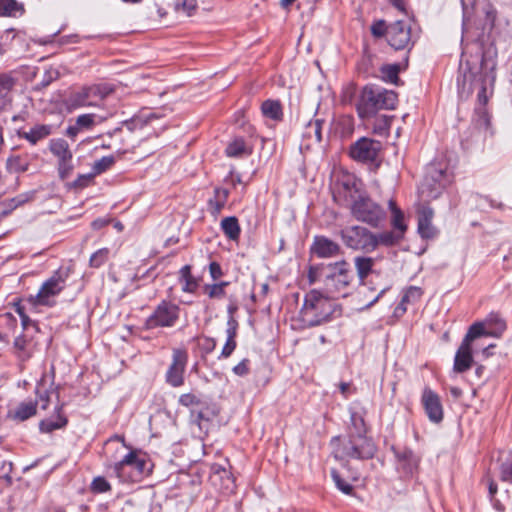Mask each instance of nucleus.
I'll return each instance as SVG.
<instances>
[{
	"instance_id": "nucleus-1",
	"label": "nucleus",
	"mask_w": 512,
	"mask_h": 512,
	"mask_svg": "<svg viewBox=\"0 0 512 512\" xmlns=\"http://www.w3.org/2000/svg\"><path fill=\"white\" fill-rule=\"evenodd\" d=\"M493 68L494 63H488L484 59L481 60L480 66H478L477 61L473 64L470 61L461 62L457 76V85L461 96H469L473 91L477 90L480 106L475 109L477 114L475 122L479 129L484 130H487L490 126V117L484 106L488 102V85L491 86L495 78Z\"/></svg>"
},
{
	"instance_id": "nucleus-2",
	"label": "nucleus",
	"mask_w": 512,
	"mask_h": 512,
	"mask_svg": "<svg viewBox=\"0 0 512 512\" xmlns=\"http://www.w3.org/2000/svg\"><path fill=\"white\" fill-rule=\"evenodd\" d=\"M334 199L348 208L355 220L371 227H378L386 217L385 210L370 198L361 182L353 177H346L338 183Z\"/></svg>"
},
{
	"instance_id": "nucleus-3",
	"label": "nucleus",
	"mask_w": 512,
	"mask_h": 512,
	"mask_svg": "<svg viewBox=\"0 0 512 512\" xmlns=\"http://www.w3.org/2000/svg\"><path fill=\"white\" fill-rule=\"evenodd\" d=\"M397 101L395 92L374 85H366L359 94L356 110L361 119H368L375 116L379 110L395 109Z\"/></svg>"
},
{
	"instance_id": "nucleus-4",
	"label": "nucleus",
	"mask_w": 512,
	"mask_h": 512,
	"mask_svg": "<svg viewBox=\"0 0 512 512\" xmlns=\"http://www.w3.org/2000/svg\"><path fill=\"white\" fill-rule=\"evenodd\" d=\"M335 304L322 293L312 290L306 295L303 307L301 309V317L308 327L321 325L330 320L334 313Z\"/></svg>"
},
{
	"instance_id": "nucleus-5",
	"label": "nucleus",
	"mask_w": 512,
	"mask_h": 512,
	"mask_svg": "<svg viewBox=\"0 0 512 512\" xmlns=\"http://www.w3.org/2000/svg\"><path fill=\"white\" fill-rule=\"evenodd\" d=\"M376 453V446L371 438L364 434L350 432L347 440H344L335 450L337 459H371Z\"/></svg>"
},
{
	"instance_id": "nucleus-6",
	"label": "nucleus",
	"mask_w": 512,
	"mask_h": 512,
	"mask_svg": "<svg viewBox=\"0 0 512 512\" xmlns=\"http://www.w3.org/2000/svg\"><path fill=\"white\" fill-rule=\"evenodd\" d=\"M323 283L328 293L344 292L352 283L354 276L346 260L330 263L322 268Z\"/></svg>"
},
{
	"instance_id": "nucleus-7",
	"label": "nucleus",
	"mask_w": 512,
	"mask_h": 512,
	"mask_svg": "<svg viewBox=\"0 0 512 512\" xmlns=\"http://www.w3.org/2000/svg\"><path fill=\"white\" fill-rule=\"evenodd\" d=\"M451 182V176L446 167L438 163L428 165L425 177L419 187V193L424 200L437 199Z\"/></svg>"
},
{
	"instance_id": "nucleus-8",
	"label": "nucleus",
	"mask_w": 512,
	"mask_h": 512,
	"mask_svg": "<svg viewBox=\"0 0 512 512\" xmlns=\"http://www.w3.org/2000/svg\"><path fill=\"white\" fill-rule=\"evenodd\" d=\"M71 274L70 267H60L40 287L33 299L35 305L52 306L55 304L54 297L66 287V282Z\"/></svg>"
},
{
	"instance_id": "nucleus-9",
	"label": "nucleus",
	"mask_w": 512,
	"mask_h": 512,
	"mask_svg": "<svg viewBox=\"0 0 512 512\" xmlns=\"http://www.w3.org/2000/svg\"><path fill=\"white\" fill-rule=\"evenodd\" d=\"M339 236L344 245L355 251L370 253L375 250V233L366 227L353 225L339 231Z\"/></svg>"
},
{
	"instance_id": "nucleus-10",
	"label": "nucleus",
	"mask_w": 512,
	"mask_h": 512,
	"mask_svg": "<svg viewBox=\"0 0 512 512\" xmlns=\"http://www.w3.org/2000/svg\"><path fill=\"white\" fill-rule=\"evenodd\" d=\"M180 317V307L167 300L161 301L145 321L148 330L175 326Z\"/></svg>"
},
{
	"instance_id": "nucleus-11",
	"label": "nucleus",
	"mask_w": 512,
	"mask_h": 512,
	"mask_svg": "<svg viewBox=\"0 0 512 512\" xmlns=\"http://www.w3.org/2000/svg\"><path fill=\"white\" fill-rule=\"evenodd\" d=\"M382 143L378 140L362 137L352 143L349 148L350 157L361 163H376L380 165L379 156L382 151Z\"/></svg>"
},
{
	"instance_id": "nucleus-12",
	"label": "nucleus",
	"mask_w": 512,
	"mask_h": 512,
	"mask_svg": "<svg viewBox=\"0 0 512 512\" xmlns=\"http://www.w3.org/2000/svg\"><path fill=\"white\" fill-rule=\"evenodd\" d=\"M187 359L188 355L185 350L175 349L173 351L172 363L166 372V382L172 387L183 385Z\"/></svg>"
},
{
	"instance_id": "nucleus-13",
	"label": "nucleus",
	"mask_w": 512,
	"mask_h": 512,
	"mask_svg": "<svg viewBox=\"0 0 512 512\" xmlns=\"http://www.w3.org/2000/svg\"><path fill=\"white\" fill-rule=\"evenodd\" d=\"M387 41L395 50L405 49L411 41V28L401 20L387 28Z\"/></svg>"
},
{
	"instance_id": "nucleus-14",
	"label": "nucleus",
	"mask_w": 512,
	"mask_h": 512,
	"mask_svg": "<svg viewBox=\"0 0 512 512\" xmlns=\"http://www.w3.org/2000/svg\"><path fill=\"white\" fill-rule=\"evenodd\" d=\"M421 403L431 422L438 424L443 420V407L437 393L426 387L422 393Z\"/></svg>"
},
{
	"instance_id": "nucleus-15",
	"label": "nucleus",
	"mask_w": 512,
	"mask_h": 512,
	"mask_svg": "<svg viewBox=\"0 0 512 512\" xmlns=\"http://www.w3.org/2000/svg\"><path fill=\"white\" fill-rule=\"evenodd\" d=\"M311 251L319 258H332L342 253L338 243L325 236H316Z\"/></svg>"
},
{
	"instance_id": "nucleus-16",
	"label": "nucleus",
	"mask_w": 512,
	"mask_h": 512,
	"mask_svg": "<svg viewBox=\"0 0 512 512\" xmlns=\"http://www.w3.org/2000/svg\"><path fill=\"white\" fill-rule=\"evenodd\" d=\"M17 84V78L11 73L0 74V111H5L12 106L13 90Z\"/></svg>"
},
{
	"instance_id": "nucleus-17",
	"label": "nucleus",
	"mask_w": 512,
	"mask_h": 512,
	"mask_svg": "<svg viewBox=\"0 0 512 512\" xmlns=\"http://www.w3.org/2000/svg\"><path fill=\"white\" fill-rule=\"evenodd\" d=\"M397 467L406 475H412L419 465L420 458L409 448L395 450Z\"/></svg>"
},
{
	"instance_id": "nucleus-18",
	"label": "nucleus",
	"mask_w": 512,
	"mask_h": 512,
	"mask_svg": "<svg viewBox=\"0 0 512 512\" xmlns=\"http://www.w3.org/2000/svg\"><path fill=\"white\" fill-rule=\"evenodd\" d=\"M353 262L359 283L364 285L368 276L376 272L377 258L361 255L354 257Z\"/></svg>"
},
{
	"instance_id": "nucleus-19",
	"label": "nucleus",
	"mask_w": 512,
	"mask_h": 512,
	"mask_svg": "<svg viewBox=\"0 0 512 512\" xmlns=\"http://www.w3.org/2000/svg\"><path fill=\"white\" fill-rule=\"evenodd\" d=\"M433 216L434 212L428 205H422L418 209V232L423 238H432L435 235Z\"/></svg>"
},
{
	"instance_id": "nucleus-20",
	"label": "nucleus",
	"mask_w": 512,
	"mask_h": 512,
	"mask_svg": "<svg viewBox=\"0 0 512 512\" xmlns=\"http://www.w3.org/2000/svg\"><path fill=\"white\" fill-rule=\"evenodd\" d=\"M473 363L472 347L464 342L456 351L453 369L457 373H464L469 370Z\"/></svg>"
},
{
	"instance_id": "nucleus-21",
	"label": "nucleus",
	"mask_w": 512,
	"mask_h": 512,
	"mask_svg": "<svg viewBox=\"0 0 512 512\" xmlns=\"http://www.w3.org/2000/svg\"><path fill=\"white\" fill-rule=\"evenodd\" d=\"M53 127L49 124H36L29 131L17 132L18 136L27 140L31 145H36L39 141L47 138L52 134Z\"/></svg>"
},
{
	"instance_id": "nucleus-22",
	"label": "nucleus",
	"mask_w": 512,
	"mask_h": 512,
	"mask_svg": "<svg viewBox=\"0 0 512 512\" xmlns=\"http://www.w3.org/2000/svg\"><path fill=\"white\" fill-rule=\"evenodd\" d=\"M100 92L99 88H90V86L83 87L81 90L73 92L69 97V105L71 108H80L92 106L93 103L89 100L92 95Z\"/></svg>"
},
{
	"instance_id": "nucleus-23",
	"label": "nucleus",
	"mask_w": 512,
	"mask_h": 512,
	"mask_svg": "<svg viewBox=\"0 0 512 512\" xmlns=\"http://www.w3.org/2000/svg\"><path fill=\"white\" fill-rule=\"evenodd\" d=\"M30 166L27 154H10L5 162V169L10 174H20L28 171Z\"/></svg>"
},
{
	"instance_id": "nucleus-24",
	"label": "nucleus",
	"mask_w": 512,
	"mask_h": 512,
	"mask_svg": "<svg viewBox=\"0 0 512 512\" xmlns=\"http://www.w3.org/2000/svg\"><path fill=\"white\" fill-rule=\"evenodd\" d=\"M96 115L95 114H82L79 115L75 123L70 125L66 130V135L70 138H75L78 133L84 130H90L96 124L95 122Z\"/></svg>"
},
{
	"instance_id": "nucleus-25",
	"label": "nucleus",
	"mask_w": 512,
	"mask_h": 512,
	"mask_svg": "<svg viewBox=\"0 0 512 512\" xmlns=\"http://www.w3.org/2000/svg\"><path fill=\"white\" fill-rule=\"evenodd\" d=\"M62 405L56 407V415L50 418L41 420L39 423V430L42 433H51L54 430L61 429L67 425V418L61 413Z\"/></svg>"
},
{
	"instance_id": "nucleus-26",
	"label": "nucleus",
	"mask_w": 512,
	"mask_h": 512,
	"mask_svg": "<svg viewBox=\"0 0 512 512\" xmlns=\"http://www.w3.org/2000/svg\"><path fill=\"white\" fill-rule=\"evenodd\" d=\"M37 412V401L21 402L14 410H10L8 417L23 422L33 417Z\"/></svg>"
},
{
	"instance_id": "nucleus-27",
	"label": "nucleus",
	"mask_w": 512,
	"mask_h": 512,
	"mask_svg": "<svg viewBox=\"0 0 512 512\" xmlns=\"http://www.w3.org/2000/svg\"><path fill=\"white\" fill-rule=\"evenodd\" d=\"M49 148L51 153L57 157L58 163L73 158L69 145L64 139H52Z\"/></svg>"
},
{
	"instance_id": "nucleus-28",
	"label": "nucleus",
	"mask_w": 512,
	"mask_h": 512,
	"mask_svg": "<svg viewBox=\"0 0 512 512\" xmlns=\"http://www.w3.org/2000/svg\"><path fill=\"white\" fill-rule=\"evenodd\" d=\"M24 12L23 3L16 0H0V17H20Z\"/></svg>"
},
{
	"instance_id": "nucleus-29",
	"label": "nucleus",
	"mask_w": 512,
	"mask_h": 512,
	"mask_svg": "<svg viewBox=\"0 0 512 512\" xmlns=\"http://www.w3.org/2000/svg\"><path fill=\"white\" fill-rule=\"evenodd\" d=\"M263 116L274 121H281L283 118V111L280 101L266 100L261 105Z\"/></svg>"
},
{
	"instance_id": "nucleus-30",
	"label": "nucleus",
	"mask_w": 512,
	"mask_h": 512,
	"mask_svg": "<svg viewBox=\"0 0 512 512\" xmlns=\"http://www.w3.org/2000/svg\"><path fill=\"white\" fill-rule=\"evenodd\" d=\"M403 237L404 236L402 235V233L397 232V231H384V232L375 234V240H376L375 250L380 245L387 246V247L394 246V245L398 244L403 239Z\"/></svg>"
},
{
	"instance_id": "nucleus-31",
	"label": "nucleus",
	"mask_w": 512,
	"mask_h": 512,
	"mask_svg": "<svg viewBox=\"0 0 512 512\" xmlns=\"http://www.w3.org/2000/svg\"><path fill=\"white\" fill-rule=\"evenodd\" d=\"M251 153V148L246 145L243 138H236L226 147V154L229 157L239 158L245 155H250Z\"/></svg>"
},
{
	"instance_id": "nucleus-32",
	"label": "nucleus",
	"mask_w": 512,
	"mask_h": 512,
	"mask_svg": "<svg viewBox=\"0 0 512 512\" xmlns=\"http://www.w3.org/2000/svg\"><path fill=\"white\" fill-rule=\"evenodd\" d=\"M324 121L321 119H315L310 121L305 128L303 137L317 144L322 140V125Z\"/></svg>"
},
{
	"instance_id": "nucleus-33",
	"label": "nucleus",
	"mask_w": 512,
	"mask_h": 512,
	"mask_svg": "<svg viewBox=\"0 0 512 512\" xmlns=\"http://www.w3.org/2000/svg\"><path fill=\"white\" fill-rule=\"evenodd\" d=\"M221 229L230 240H237L240 236L238 219L234 216L223 218L221 221Z\"/></svg>"
},
{
	"instance_id": "nucleus-34",
	"label": "nucleus",
	"mask_w": 512,
	"mask_h": 512,
	"mask_svg": "<svg viewBox=\"0 0 512 512\" xmlns=\"http://www.w3.org/2000/svg\"><path fill=\"white\" fill-rule=\"evenodd\" d=\"M484 335L497 336L496 333L486 331L483 323L476 322L470 326L462 342L471 345L476 338Z\"/></svg>"
},
{
	"instance_id": "nucleus-35",
	"label": "nucleus",
	"mask_w": 512,
	"mask_h": 512,
	"mask_svg": "<svg viewBox=\"0 0 512 512\" xmlns=\"http://www.w3.org/2000/svg\"><path fill=\"white\" fill-rule=\"evenodd\" d=\"M389 206L392 213L391 224L395 231L401 232L402 235L404 236V233L407 230V226L404 223V215L392 200L389 202Z\"/></svg>"
},
{
	"instance_id": "nucleus-36",
	"label": "nucleus",
	"mask_w": 512,
	"mask_h": 512,
	"mask_svg": "<svg viewBox=\"0 0 512 512\" xmlns=\"http://www.w3.org/2000/svg\"><path fill=\"white\" fill-rule=\"evenodd\" d=\"M217 478L224 480L223 489L226 492L234 491V489H235L234 478L229 471H227L225 468H219V469L215 470L214 476H213V481H216Z\"/></svg>"
},
{
	"instance_id": "nucleus-37",
	"label": "nucleus",
	"mask_w": 512,
	"mask_h": 512,
	"mask_svg": "<svg viewBox=\"0 0 512 512\" xmlns=\"http://www.w3.org/2000/svg\"><path fill=\"white\" fill-rule=\"evenodd\" d=\"M181 278L185 281L182 290L185 292L192 293L195 291L197 287V282L191 275V267L189 265H185L180 270Z\"/></svg>"
},
{
	"instance_id": "nucleus-38",
	"label": "nucleus",
	"mask_w": 512,
	"mask_h": 512,
	"mask_svg": "<svg viewBox=\"0 0 512 512\" xmlns=\"http://www.w3.org/2000/svg\"><path fill=\"white\" fill-rule=\"evenodd\" d=\"M138 456L135 452L128 453L121 461L114 465V471L118 477H123V472L126 466L132 467L136 463Z\"/></svg>"
},
{
	"instance_id": "nucleus-39",
	"label": "nucleus",
	"mask_w": 512,
	"mask_h": 512,
	"mask_svg": "<svg viewBox=\"0 0 512 512\" xmlns=\"http://www.w3.org/2000/svg\"><path fill=\"white\" fill-rule=\"evenodd\" d=\"M381 74L384 81L397 84L399 77L398 65H385L381 68Z\"/></svg>"
},
{
	"instance_id": "nucleus-40",
	"label": "nucleus",
	"mask_w": 512,
	"mask_h": 512,
	"mask_svg": "<svg viewBox=\"0 0 512 512\" xmlns=\"http://www.w3.org/2000/svg\"><path fill=\"white\" fill-rule=\"evenodd\" d=\"M115 163L113 156H104L101 159L94 162L92 170L94 175L101 174L111 168Z\"/></svg>"
},
{
	"instance_id": "nucleus-41",
	"label": "nucleus",
	"mask_w": 512,
	"mask_h": 512,
	"mask_svg": "<svg viewBox=\"0 0 512 512\" xmlns=\"http://www.w3.org/2000/svg\"><path fill=\"white\" fill-rule=\"evenodd\" d=\"M108 256L109 250L107 248L99 249L91 255L89 264L93 268H99L108 260Z\"/></svg>"
},
{
	"instance_id": "nucleus-42",
	"label": "nucleus",
	"mask_w": 512,
	"mask_h": 512,
	"mask_svg": "<svg viewBox=\"0 0 512 512\" xmlns=\"http://www.w3.org/2000/svg\"><path fill=\"white\" fill-rule=\"evenodd\" d=\"M351 425L355 432L354 434H364L366 433V427L363 416L357 411H351L350 413Z\"/></svg>"
},
{
	"instance_id": "nucleus-43",
	"label": "nucleus",
	"mask_w": 512,
	"mask_h": 512,
	"mask_svg": "<svg viewBox=\"0 0 512 512\" xmlns=\"http://www.w3.org/2000/svg\"><path fill=\"white\" fill-rule=\"evenodd\" d=\"M422 296V290L419 287L411 286L407 289L401 299V306L406 303H414Z\"/></svg>"
},
{
	"instance_id": "nucleus-44",
	"label": "nucleus",
	"mask_w": 512,
	"mask_h": 512,
	"mask_svg": "<svg viewBox=\"0 0 512 512\" xmlns=\"http://www.w3.org/2000/svg\"><path fill=\"white\" fill-rule=\"evenodd\" d=\"M32 195H33V193L20 194L16 197L10 199L9 203H8L9 208L3 210L2 214L6 215L11 210L16 209L18 206L28 202L31 199Z\"/></svg>"
},
{
	"instance_id": "nucleus-45",
	"label": "nucleus",
	"mask_w": 512,
	"mask_h": 512,
	"mask_svg": "<svg viewBox=\"0 0 512 512\" xmlns=\"http://www.w3.org/2000/svg\"><path fill=\"white\" fill-rule=\"evenodd\" d=\"M331 476H332V479L336 485V487L342 491L343 493L345 494H351L352 490H353V487L352 485H350L349 483H347L345 480H343L341 478V476L339 475V473L333 469L331 471Z\"/></svg>"
},
{
	"instance_id": "nucleus-46",
	"label": "nucleus",
	"mask_w": 512,
	"mask_h": 512,
	"mask_svg": "<svg viewBox=\"0 0 512 512\" xmlns=\"http://www.w3.org/2000/svg\"><path fill=\"white\" fill-rule=\"evenodd\" d=\"M74 170L72 159L58 163V174L62 180L69 178Z\"/></svg>"
},
{
	"instance_id": "nucleus-47",
	"label": "nucleus",
	"mask_w": 512,
	"mask_h": 512,
	"mask_svg": "<svg viewBox=\"0 0 512 512\" xmlns=\"http://www.w3.org/2000/svg\"><path fill=\"white\" fill-rule=\"evenodd\" d=\"M111 489L110 484L104 477H96L92 481L91 490L95 493H104Z\"/></svg>"
},
{
	"instance_id": "nucleus-48",
	"label": "nucleus",
	"mask_w": 512,
	"mask_h": 512,
	"mask_svg": "<svg viewBox=\"0 0 512 512\" xmlns=\"http://www.w3.org/2000/svg\"><path fill=\"white\" fill-rule=\"evenodd\" d=\"M94 176L95 175L93 172L90 174L79 175L78 178L73 181L70 186L76 189L87 187L92 182Z\"/></svg>"
},
{
	"instance_id": "nucleus-49",
	"label": "nucleus",
	"mask_w": 512,
	"mask_h": 512,
	"mask_svg": "<svg viewBox=\"0 0 512 512\" xmlns=\"http://www.w3.org/2000/svg\"><path fill=\"white\" fill-rule=\"evenodd\" d=\"M200 402H201L200 399L195 394H192V393L182 394L179 397V403L185 407L199 405Z\"/></svg>"
},
{
	"instance_id": "nucleus-50",
	"label": "nucleus",
	"mask_w": 512,
	"mask_h": 512,
	"mask_svg": "<svg viewBox=\"0 0 512 512\" xmlns=\"http://www.w3.org/2000/svg\"><path fill=\"white\" fill-rule=\"evenodd\" d=\"M387 26L385 24V21L383 20H378L376 22H374L371 26V33L374 37H382L384 35L387 36Z\"/></svg>"
},
{
	"instance_id": "nucleus-51",
	"label": "nucleus",
	"mask_w": 512,
	"mask_h": 512,
	"mask_svg": "<svg viewBox=\"0 0 512 512\" xmlns=\"http://www.w3.org/2000/svg\"><path fill=\"white\" fill-rule=\"evenodd\" d=\"M205 293L209 296V298H222L225 296V290L221 288V286H217L216 284L213 285H206L204 287Z\"/></svg>"
},
{
	"instance_id": "nucleus-52",
	"label": "nucleus",
	"mask_w": 512,
	"mask_h": 512,
	"mask_svg": "<svg viewBox=\"0 0 512 512\" xmlns=\"http://www.w3.org/2000/svg\"><path fill=\"white\" fill-rule=\"evenodd\" d=\"M177 9H182L184 12H186L188 15L191 14L192 11H194L197 7V1L196 0H178L176 3Z\"/></svg>"
},
{
	"instance_id": "nucleus-53",
	"label": "nucleus",
	"mask_w": 512,
	"mask_h": 512,
	"mask_svg": "<svg viewBox=\"0 0 512 512\" xmlns=\"http://www.w3.org/2000/svg\"><path fill=\"white\" fill-rule=\"evenodd\" d=\"M501 480L512 482V461L501 465Z\"/></svg>"
},
{
	"instance_id": "nucleus-54",
	"label": "nucleus",
	"mask_w": 512,
	"mask_h": 512,
	"mask_svg": "<svg viewBox=\"0 0 512 512\" xmlns=\"http://www.w3.org/2000/svg\"><path fill=\"white\" fill-rule=\"evenodd\" d=\"M249 360L243 359L240 363H238L234 368L233 372L238 376H245L249 372L248 368Z\"/></svg>"
},
{
	"instance_id": "nucleus-55",
	"label": "nucleus",
	"mask_w": 512,
	"mask_h": 512,
	"mask_svg": "<svg viewBox=\"0 0 512 512\" xmlns=\"http://www.w3.org/2000/svg\"><path fill=\"white\" fill-rule=\"evenodd\" d=\"M235 348H236V340L227 339L226 343L222 349L221 356L224 358H228L233 353Z\"/></svg>"
},
{
	"instance_id": "nucleus-56",
	"label": "nucleus",
	"mask_w": 512,
	"mask_h": 512,
	"mask_svg": "<svg viewBox=\"0 0 512 512\" xmlns=\"http://www.w3.org/2000/svg\"><path fill=\"white\" fill-rule=\"evenodd\" d=\"M308 277L311 284L319 281L323 278L322 269L319 270L317 267H310Z\"/></svg>"
},
{
	"instance_id": "nucleus-57",
	"label": "nucleus",
	"mask_w": 512,
	"mask_h": 512,
	"mask_svg": "<svg viewBox=\"0 0 512 512\" xmlns=\"http://www.w3.org/2000/svg\"><path fill=\"white\" fill-rule=\"evenodd\" d=\"M37 395H38V399L41 403V408L43 410L47 409L49 402H50V393L46 390L41 392L39 389H37Z\"/></svg>"
},
{
	"instance_id": "nucleus-58",
	"label": "nucleus",
	"mask_w": 512,
	"mask_h": 512,
	"mask_svg": "<svg viewBox=\"0 0 512 512\" xmlns=\"http://www.w3.org/2000/svg\"><path fill=\"white\" fill-rule=\"evenodd\" d=\"M209 272L214 280L220 278L223 275L221 266L217 262L210 263Z\"/></svg>"
},
{
	"instance_id": "nucleus-59",
	"label": "nucleus",
	"mask_w": 512,
	"mask_h": 512,
	"mask_svg": "<svg viewBox=\"0 0 512 512\" xmlns=\"http://www.w3.org/2000/svg\"><path fill=\"white\" fill-rule=\"evenodd\" d=\"M392 117L383 115L380 119H378L379 124L375 127V130L384 131L388 130L390 127Z\"/></svg>"
},
{
	"instance_id": "nucleus-60",
	"label": "nucleus",
	"mask_w": 512,
	"mask_h": 512,
	"mask_svg": "<svg viewBox=\"0 0 512 512\" xmlns=\"http://www.w3.org/2000/svg\"><path fill=\"white\" fill-rule=\"evenodd\" d=\"M16 311L21 318V323H22V326L24 329H27L28 326H30V325L35 326V324L32 322V320L24 313V309L22 307L19 306L16 309Z\"/></svg>"
},
{
	"instance_id": "nucleus-61",
	"label": "nucleus",
	"mask_w": 512,
	"mask_h": 512,
	"mask_svg": "<svg viewBox=\"0 0 512 512\" xmlns=\"http://www.w3.org/2000/svg\"><path fill=\"white\" fill-rule=\"evenodd\" d=\"M90 88H99L100 92H98L95 96L99 97L100 99H104L107 95H109L113 89L109 87L108 85H94L90 86Z\"/></svg>"
},
{
	"instance_id": "nucleus-62",
	"label": "nucleus",
	"mask_w": 512,
	"mask_h": 512,
	"mask_svg": "<svg viewBox=\"0 0 512 512\" xmlns=\"http://www.w3.org/2000/svg\"><path fill=\"white\" fill-rule=\"evenodd\" d=\"M214 192H215L214 199H218L222 203H226L228 195H229V192L227 189L216 188Z\"/></svg>"
},
{
	"instance_id": "nucleus-63",
	"label": "nucleus",
	"mask_w": 512,
	"mask_h": 512,
	"mask_svg": "<svg viewBox=\"0 0 512 512\" xmlns=\"http://www.w3.org/2000/svg\"><path fill=\"white\" fill-rule=\"evenodd\" d=\"M27 345V340L23 335L17 336L14 340V347L20 351H24Z\"/></svg>"
},
{
	"instance_id": "nucleus-64",
	"label": "nucleus",
	"mask_w": 512,
	"mask_h": 512,
	"mask_svg": "<svg viewBox=\"0 0 512 512\" xmlns=\"http://www.w3.org/2000/svg\"><path fill=\"white\" fill-rule=\"evenodd\" d=\"M209 206L213 209L214 213H220V211L224 208L225 203H222L218 199H210Z\"/></svg>"
}]
</instances>
